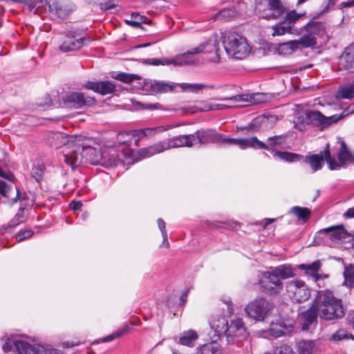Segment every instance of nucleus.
<instances>
[{
	"label": "nucleus",
	"mask_w": 354,
	"mask_h": 354,
	"mask_svg": "<svg viewBox=\"0 0 354 354\" xmlns=\"http://www.w3.org/2000/svg\"><path fill=\"white\" fill-rule=\"evenodd\" d=\"M313 301L316 304L319 317L324 320H335L345 315L342 299L335 297L330 290L317 291Z\"/></svg>",
	"instance_id": "nucleus-1"
},
{
	"label": "nucleus",
	"mask_w": 354,
	"mask_h": 354,
	"mask_svg": "<svg viewBox=\"0 0 354 354\" xmlns=\"http://www.w3.org/2000/svg\"><path fill=\"white\" fill-rule=\"evenodd\" d=\"M133 138L131 131H122L118 133L112 145V149L118 151L115 158H113L112 154V169H118V174L123 173L127 169L124 159L131 158L133 155V150L129 147Z\"/></svg>",
	"instance_id": "nucleus-2"
},
{
	"label": "nucleus",
	"mask_w": 354,
	"mask_h": 354,
	"mask_svg": "<svg viewBox=\"0 0 354 354\" xmlns=\"http://www.w3.org/2000/svg\"><path fill=\"white\" fill-rule=\"evenodd\" d=\"M223 44L226 53L234 59H242L248 56L250 51L246 39L235 32H225Z\"/></svg>",
	"instance_id": "nucleus-3"
},
{
	"label": "nucleus",
	"mask_w": 354,
	"mask_h": 354,
	"mask_svg": "<svg viewBox=\"0 0 354 354\" xmlns=\"http://www.w3.org/2000/svg\"><path fill=\"white\" fill-rule=\"evenodd\" d=\"M95 150L84 141L78 140L71 149L64 154V160L71 166L72 169L91 160L90 157L94 154Z\"/></svg>",
	"instance_id": "nucleus-4"
},
{
	"label": "nucleus",
	"mask_w": 354,
	"mask_h": 354,
	"mask_svg": "<svg viewBox=\"0 0 354 354\" xmlns=\"http://www.w3.org/2000/svg\"><path fill=\"white\" fill-rule=\"evenodd\" d=\"M289 134L285 133L280 135L270 136L267 138L266 143L259 140L256 136L249 138H242L241 149L253 148L255 149H264L270 151H278L276 147H281L288 143Z\"/></svg>",
	"instance_id": "nucleus-5"
},
{
	"label": "nucleus",
	"mask_w": 354,
	"mask_h": 354,
	"mask_svg": "<svg viewBox=\"0 0 354 354\" xmlns=\"http://www.w3.org/2000/svg\"><path fill=\"white\" fill-rule=\"evenodd\" d=\"M302 160L310 166L313 171L321 170L324 167V160L328 163L330 170L340 167V165L335 160V157L331 156L328 144L320 153L304 156Z\"/></svg>",
	"instance_id": "nucleus-6"
},
{
	"label": "nucleus",
	"mask_w": 354,
	"mask_h": 354,
	"mask_svg": "<svg viewBox=\"0 0 354 354\" xmlns=\"http://www.w3.org/2000/svg\"><path fill=\"white\" fill-rule=\"evenodd\" d=\"M249 333L242 318L234 317L230 319L225 339L230 345L241 346L248 338Z\"/></svg>",
	"instance_id": "nucleus-7"
},
{
	"label": "nucleus",
	"mask_w": 354,
	"mask_h": 354,
	"mask_svg": "<svg viewBox=\"0 0 354 354\" xmlns=\"http://www.w3.org/2000/svg\"><path fill=\"white\" fill-rule=\"evenodd\" d=\"M273 305L263 297H257L245 307L246 315L255 321H263L273 310Z\"/></svg>",
	"instance_id": "nucleus-8"
},
{
	"label": "nucleus",
	"mask_w": 354,
	"mask_h": 354,
	"mask_svg": "<svg viewBox=\"0 0 354 354\" xmlns=\"http://www.w3.org/2000/svg\"><path fill=\"white\" fill-rule=\"evenodd\" d=\"M200 145L209 143H224L229 145H237L241 149L242 138H230L224 134L218 133L213 129H201L198 130Z\"/></svg>",
	"instance_id": "nucleus-9"
},
{
	"label": "nucleus",
	"mask_w": 354,
	"mask_h": 354,
	"mask_svg": "<svg viewBox=\"0 0 354 354\" xmlns=\"http://www.w3.org/2000/svg\"><path fill=\"white\" fill-rule=\"evenodd\" d=\"M317 44L315 37L310 35H303L298 40H290L278 46V52L281 55H290L293 52L302 48H309L315 46Z\"/></svg>",
	"instance_id": "nucleus-10"
},
{
	"label": "nucleus",
	"mask_w": 354,
	"mask_h": 354,
	"mask_svg": "<svg viewBox=\"0 0 354 354\" xmlns=\"http://www.w3.org/2000/svg\"><path fill=\"white\" fill-rule=\"evenodd\" d=\"M289 297L295 303L306 301L310 297V289L301 280H293L286 285Z\"/></svg>",
	"instance_id": "nucleus-11"
},
{
	"label": "nucleus",
	"mask_w": 354,
	"mask_h": 354,
	"mask_svg": "<svg viewBox=\"0 0 354 354\" xmlns=\"http://www.w3.org/2000/svg\"><path fill=\"white\" fill-rule=\"evenodd\" d=\"M261 291L270 295H276L283 289V283L271 271L265 272L259 281Z\"/></svg>",
	"instance_id": "nucleus-12"
},
{
	"label": "nucleus",
	"mask_w": 354,
	"mask_h": 354,
	"mask_svg": "<svg viewBox=\"0 0 354 354\" xmlns=\"http://www.w3.org/2000/svg\"><path fill=\"white\" fill-rule=\"evenodd\" d=\"M140 84L142 85L143 91L149 92L151 94H162L172 92L176 87V84L172 82L149 79L143 80L142 83Z\"/></svg>",
	"instance_id": "nucleus-13"
},
{
	"label": "nucleus",
	"mask_w": 354,
	"mask_h": 354,
	"mask_svg": "<svg viewBox=\"0 0 354 354\" xmlns=\"http://www.w3.org/2000/svg\"><path fill=\"white\" fill-rule=\"evenodd\" d=\"M93 97H86L83 93L71 92L63 97L64 105L68 108L79 109L84 106H90L95 103Z\"/></svg>",
	"instance_id": "nucleus-14"
},
{
	"label": "nucleus",
	"mask_w": 354,
	"mask_h": 354,
	"mask_svg": "<svg viewBox=\"0 0 354 354\" xmlns=\"http://www.w3.org/2000/svg\"><path fill=\"white\" fill-rule=\"evenodd\" d=\"M16 350L19 354H57V350L41 344L32 345L27 342L17 340Z\"/></svg>",
	"instance_id": "nucleus-15"
},
{
	"label": "nucleus",
	"mask_w": 354,
	"mask_h": 354,
	"mask_svg": "<svg viewBox=\"0 0 354 354\" xmlns=\"http://www.w3.org/2000/svg\"><path fill=\"white\" fill-rule=\"evenodd\" d=\"M316 304L313 301L311 306L300 315V322L302 330H310L315 328L317 324V316Z\"/></svg>",
	"instance_id": "nucleus-16"
},
{
	"label": "nucleus",
	"mask_w": 354,
	"mask_h": 354,
	"mask_svg": "<svg viewBox=\"0 0 354 354\" xmlns=\"http://www.w3.org/2000/svg\"><path fill=\"white\" fill-rule=\"evenodd\" d=\"M219 42L217 39H209L205 43L201 44L199 46L195 47L186 53H184L181 57L177 58L178 61H183V64H189V62L184 59L189 55L199 54L202 53H212L214 51L217 56L218 55Z\"/></svg>",
	"instance_id": "nucleus-17"
},
{
	"label": "nucleus",
	"mask_w": 354,
	"mask_h": 354,
	"mask_svg": "<svg viewBox=\"0 0 354 354\" xmlns=\"http://www.w3.org/2000/svg\"><path fill=\"white\" fill-rule=\"evenodd\" d=\"M44 3L48 11L60 19H65L74 10L72 4L59 2L57 0H44Z\"/></svg>",
	"instance_id": "nucleus-18"
},
{
	"label": "nucleus",
	"mask_w": 354,
	"mask_h": 354,
	"mask_svg": "<svg viewBox=\"0 0 354 354\" xmlns=\"http://www.w3.org/2000/svg\"><path fill=\"white\" fill-rule=\"evenodd\" d=\"M319 234H326L327 237L333 242L344 241L350 236V234L344 227L343 225H333L322 229Z\"/></svg>",
	"instance_id": "nucleus-19"
},
{
	"label": "nucleus",
	"mask_w": 354,
	"mask_h": 354,
	"mask_svg": "<svg viewBox=\"0 0 354 354\" xmlns=\"http://www.w3.org/2000/svg\"><path fill=\"white\" fill-rule=\"evenodd\" d=\"M0 194L10 201V203H16L21 196L19 189L15 186V189L12 186L8 185L6 182L0 180Z\"/></svg>",
	"instance_id": "nucleus-20"
},
{
	"label": "nucleus",
	"mask_w": 354,
	"mask_h": 354,
	"mask_svg": "<svg viewBox=\"0 0 354 354\" xmlns=\"http://www.w3.org/2000/svg\"><path fill=\"white\" fill-rule=\"evenodd\" d=\"M84 41V39L82 37L75 38L73 36H66L59 48L64 53L76 50L82 46Z\"/></svg>",
	"instance_id": "nucleus-21"
},
{
	"label": "nucleus",
	"mask_w": 354,
	"mask_h": 354,
	"mask_svg": "<svg viewBox=\"0 0 354 354\" xmlns=\"http://www.w3.org/2000/svg\"><path fill=\"white\" fill-rule=\"evenodd\" d=\"M83 87L102 95L111 93V82L108 80L100 82L87 81L84 84Z\"/></svg>",
	"instance_id": "nucleus-22"
},
{
	"label": "nucleus",
	"mask_w": 354,
	"mask_h": 354,
	"mask_svg": "<svg viewBox=\"0 0 354 354\" xmlns=\"http://www.w3.org/2000/svg\"><path fill=\"white\" fill-rule=\"evenodd\" d=\"M271 28L273 30V32L272 33L273 37L281 36L287 33L299 35L301 33V29L288 26L282 20L277 23L275 25H273Z\"/></svg>",
	"instance_id": "nucleus-23"
},
{
	"label": "nucleus",
	"mask_w": 354,
	"mask_h": 354,
	"mask_svg": "<svg viewBox=\"0 0 354 354\" xmlns=\"http://www.w3.org/2000/svg\"><path fill=\"white\" fill-rule=\"evenodd\" d=\"M341 62L344 70L354 73V42L345 48Z\"/></svg>",
	"instance_id": "nucleus-24"
},
{
	"label": "nucleus",
	"mask_w": 354,
	"mask_h": 354,
	"mask_svg": "<svg viewBox=\"0 0 354 354\" xmlns=\"http://www.w3.org/2000/svg\"><path fill=\"white\" fill-rule=\"evenodd\" d=\"M229 326L228 320L224 317H218L210 322L211 328L220 339L226 337Z\"/></svg>",
	"instance_id": "nucleus-25"
},
{
	"label": "nucleus",
	"mask_w": 354,
	"mask_h": 354,
	"mask_svg": "<svg viewBox=\"0 0 354 354\" xmlns=\"http://www.w3.org/2000/svg\"><path fill=\"white\" fill-rule=\"evenodd\" d=\"M324 115L319 111H307L306 112L305 121L308 124L324 129Z\"/></svg>",
	"instance_id": "nucleus-26"
},
{
	"label": "nucleus",
	"mask_w": 354,
	"mask_h": 354,
	"mask_svg": "<svg viewBox=\"0 0 354 354\" xmlns=\"http://www.w3.org/2000/svg\"><path fill=\"white\" fill-rule=\"evenodd\" d=\"M325 24L324 22L312 20L299 29H301V31L305 30L307 32L305 35H310V37H315V35L323 34L325 32Z\"/></svg>",
	"instance_id": "nucleus-27"
},
{
	"label": "nucleus",
	"mask_w": 354,
	"mask_h": 354,
	"mask_svg": "<svg viewBox=\"0 0 354 354\" xmlns=\"http://www.w3.org/2000/svg\"><path fill=\"white\" fill-rule=\"evenodd\" d=\"M257 118L260 131H268L272 129L278 121V117L276 115L263 114Z\"/></svg>",
	"instance_id": "nucleus-28"
},
{
	"label": "nucleus",
	"mask_w": 354,
	"mask_h": 354,
	"mask_svg": "<svg viewBox=\"0 0 354 354\" xmlns=\"http://www.w3.org/2000/svg\"><path fill=\"white\" fill-rule=\"evenodd\" d=\"M163 151H165L162 143V141H160L147 147L140 149L138 151V155L140 158H146Z\"/></svg>",
	"instance_id": "nucleus-29"
},
{
	"label": "nucleus",
	"mask_w": 354,
	"mask_h": 354,
	"mask_svg": "<svg viewBox=\"0 0 354 354\" xmlns=\"http://www.w3.org/2000/svg\"><path fill=\"white\" fill-rule=\"evenodd\" d=\"M337 158L339 161V164L340 167L345 163L354 164V153L348 150L344 141L341 143L340 149L337 153Z\"/></svg>",
	"instance_id": "nucleus-30"
},
{
	"label": "nucleus",
	"mask_w": 354,
	"mask_h": 354,
	"mask_svg": "<svg viewBox=\"0 0 354 354\" xmlns=\"http://www.w3.org/2000/svg\"><path fill=\"white\" fill-rule=\"evenodd\" d=\"M320 267L321 262L319 260L315 261L310 264L302 263L299 266V269L304 270L306 274L314 277L315 280L316 281L323 278V277L321 274H319L317 273V272L320 269Z\"/></svg>",
	"instance_id": "nucleus-31"
},
{
	"label": "nucleus",
	"mask_w": 354,
	"mask_h": 354,
	"mask_svg": "<svg viewBox=\"0 0 354 354\" xmlns=\"http://www.w3.org/2000/svg\"><path fill=\"white\" fill-rule=\"evenodd\" d=\"M337 100H351L354 97V80L352 82L341 86L335 93Z\"/></svg>",
	"instance_id": "nucleus-32"
},
{
	"label": "nucleus",
	"mask_w": 354,
	"mask_h": 354,
	"mask_svg": "<svg viewBox=\"0 0 354 354\" xmlns=\"http://www.w3.org/2000/svg\"><path fill=\"white\" fill-rule=\"evenodd\" d=\"M271 270L276 274L280 281L295 276L292 268L288 265H281L275 268H271Z\"/></svg>",
	"instance_id": "nucleus-33"
},
{
	"label": "nucleus",
	"mask_w": 354,
	"mask_h": 354,
	"mask_svg": "<svg viewBox=\"0 0 354 354\" xmlns=\"http://www.w3.org/2000/svg\"><path fill=\"white\" fill-rule=\"evenodd\" d=\"M165 130L163 127H148L140 129H134L132 130L133 138L137 137L138 139L135 142L136 145L138 140L145 137L151 136L155 135L158 132H160Z\"/></svg>",
	"instance_id": "nucleus-34"
},
{
	"label": "nucleus",
	"mask_w": 354,
	"mask_h": 354,
	"mask_svg": "<svg viewBox=\"0 0 354 354\" xmlns=\"http://www.w3.org/2000/svg\"><path fill=\"white\" fill-rule=\"evenodd\" d=\"M185 138L184 135L174 136L171 138L162 141L164 151L168 150L171 148H178L186 147L185 143Z\"/></svg>",
	"instance_id": "nucleus-35"
},
{
	"label": "nucleus",
	"mask_w": 354,
	"mask_h": 354,
	"mask_svg": "<svg viewBox=\"0 0 354 354\" xmlns=\"http://www.w3.org/2000/svg\"><path fill=\"white\" fill-rule=\"evenodd\" d=\"M272 156L274 158H279L284 162H294L300 161L304 158V156L289 151H272Z\"/></svg>",
	"instance_id": "nucleus-36"
},
{
	"label": "nucleus",
	"mask_w": 354,
	"mask_h": 354,
	"mask_svg": "<svg viewBox=\"0 0 354 354\" xmlns=\"http://www.w3.org/2000/svg\"><path fill=\"white\" fill-rule=\"evenodd\" d=\"M295 322L292 319H288L286 321L281 320L279 323V328L278 330L272 328L273 335L276 337H281L291 333L295 327Z\"/></svg>",
	"instance_id": "nucleus-37"
},
{
	"label": "nucleus",
	"mask_w": 354,
	"mask_h": 354,
	"mask_svg": "<svg viewBox=\"0 0 354 354\" xmlns=\"http://www.w3.org/2000/svg\"><path fill=\"white\" fill-rule=\"evenodd\" d=\"M142 62L145 64L153 65V66L170 65V64L177 66V65H182L183 63V61H178L176 59H167L165 57L144 59H142Z\"/></svg>",
	"instance_id": "nucleus-38"
},
{
	"label": "nucleus",
	"mask_w": 354,
	"mask_h": 354,
	"mask_svg": "<svg viewBox=\"0 0 354 354\" xmlns=\"http://www.w3.org/2000/svg\"><path fill=\"white\" fill-rule=\"evenodd\" d=\"M198 337L196 332L193 330L185 331L180 334L179 337V344L190 347L193 346L194 342L198 339Z\"/></svg>",
	"instance_id": "nucleus-39"
},
{
	"label": "nucleus",
	"mask_w": 354,
	"mask_h": 354,
	"mask_svg": "<svg viewBox=\"0 0 354 354\" xmlns=\"http://www.w3.org/2000/svg\"><path fill=\"white\" fill-rule=\"evenodd\" d=\"M176 86H180L183 91H189L192 93H197L200 90L203 88H214V86L212 84H189V83H181L176 84Z\"/></svg>",
	"instance_id": "nucleus-40"
},
{
	"label": "nucleus",
	"mask_w": 354,
	"mask_h": 354,
	"mask_svg": "<svg viewBox=\"0 0 354 354\" xmlns=\"http://www.w3.org/2000/svg\"><path fill=\"white\" fill-rule=\"evenodd\" d=\"M197 354H221L218 344L212 342L198 348Z\"/></svg>",
	"instance_id": "nucleus-41"
},
{
	"label": "nucleus",
	"mask_w": 354,
	"mask_h": 354,
	"mask_svg": "<svg viewBox=\"0 0 354 354\" xmlns=\"http://www.w3.org/2000/svg\"><path fill=\"white\" fill-rule=\"evenodd\" d=\"M290 212L304 223L308 221L311 215V210L308 207L295 206L291 208Z\"/></svg>",
	"instance_id": "nucleus-42"
},
{
	"label": "nucleus",
	"mask_w": 354,
	"mask_h": 354,
	"mask_svg": "<svg viewBox=\"0 0 354 354\" xmlns=\"http://www.w3.org/2000/svg\"><path fill=\"white\" fill-rule=\"evenodd\" d=\"M269 9L273 10V17L279 18L286 11V8L282 5L280 0H268Z\"/></svg>",
	"instance_id": "nucleus-43"
},
{
	"label": "nucleus",
	"mask_w": 354,
	"mask_h": 354,
	"mask_svg": "<svg viewBox=\"0 0 354 354\" xmlns=\"http://www.w3.org/2000/svg\"><path fill=\"white\" fill-rule=\"evenodd\" d=\"M305 12L297 13L295 10H292L286 13L284 19L282 21H284V23L288 26L295 28V24L296 21L305 16Z\"/></svg>",
	"instance_id": "nucleus-44"
},
{
	"label": "nucleus",
	"mask_w": 354,
	"mask_h": 354,
	"mask_svg": "<svg viewBox=\"0 0 354 354\" xmlns=\"http://www.w3.org/2000/svg\"><path fill=\"white\" fill-rule=\"evenodd\" d=\"M315 344L311 340L302 339L297 342V350L299 354H311Z\"/></svg>",
	"instance_id": "nucleus-45"
},
{
	"label": "nucleus",
	"mask_w": 354,
	"mask_h": 354,
	"mask_svg": "<svg viewBox=\"0 0 354 354\" xmlns=\"http://www.w3.org/2000/svg\"><path fill=\"white\" fill-rule=\"evenodd\" d=\"M236 15L235 11L230 8H225L219 12H218L216 14L214 15V16L212 17V19L214 21L216 20H225V21H230L232 19H233Z\"/></svg>",
	"instance_id": "nucleus-46"
},
{
	"label": "nucleus",
	"mask_w": 354,
	"mask_h": 354,
	"mask_svg": "<svg viewBox=\"0 0 354 354\" xmlns=\"http://www.w3.org/2000/svg\"><path fill=\"white\" fill-rule=\"evenodd\" d=\"M26 218L27 216L25 215V209L24 207H20L13 218H12L8 223V226L14 228L18 225L24 223L26 221Z\"/></svg>",
	"instance_id": "nucleus-47"
},
{
	"label": "nucleus",
	"mask_w": 354,
	"mask_h": 354,
	"mask_svg": "<svg viewBox=\"0 0 354 354\" xmlns=\"http://www.w3.org/2000/svg\"><path fill=\"white\" fill-rule=\"evenodd\" d=\"M112 78L119 80L122 82L129 84L136 80H141V77L137 74H129L125 73H120L115 76L112 75Z\"/></svg>",
	"instance_id": "nucleus-48"
},
{
	"label": "nucleus",
	"mask_w": 354,
	"mask_h": 354,
	"mask_svg": "<svg viewBox=\"0 0 354 354\" xmlns=\"http://www.w3.org/2000/svg\"><path fill=\"white\" fill-rule=\"evenodd\" d=\"M344 284L352 287L354 283V264L345 266L344 271Z\"/></svg>",
	"instance_id": "nucleus-49"
},
{
	"label": "nucleus",
	"mask_w": 354,
	"mask_h": 354,
	"mask_svg": "<svg viewBox=\"0 0 354 354\" xmlns=\"http://www.w3.org/2000/svg\"><path fill=\"white\" fill-rule=\"evenodd\" d=\"M133 324L130 322L129 324H125L122 327L117 329L115 331L112 333V340L122 337L130 333V331L133 329Z\"/></svg>",
	"instance_id": "nucleus-50"
},
{
	"label": "nucleus",
	"mask_w": 354,
	"mask_h": 354,
	"mask_svg": "<svg viewBox=\"0 0 354 354\" xmlns=\"http://www.w3.org/2000/svg\"><path fill=\"white\" fill-rule=\"evenodd\" d=\"M187 147H192L196 145H200L199 141V136L198 134V131H196L194 133L184 135Z\"/></svg>",
	"instance_id": "nucleus-51"
},
{
	"label": "nucleus",
	"mask_w": 354,
	"mask_h": 354,
	"mask_svg": "<svg viewBox=\"0 0 354 354\" xmlns=\"http://www.w3.org/2000/svg\"><path fill=\"white\" fill-rule=\"evenodd\" d=\"M348 339L354 340V336L351 333H348L344 329H339L333 335V339L334 341H340Z\"/></svg>",
	"instance_id": "nucleus-52"
},
{
	"label": "nucleus",
	"mask_w": 354,
	"mask_h": 354,
	"mask_svg": "<svg viewBox=\"0 0 354 354\" xmlns=\"http://www.w3.org/2000/svg\"><path fill=\"white\" fill-rule=\"evenodd\" d=\"M344 119V115H342V113L339 115L335 114L330 116H325L324 120V129L328 128L330 125L333 124L337 123L339 120Z\"/></svg>",
	"instance_id": "nucleus-53"
},
{
	"label": "nucleus",
	"mask_w": 354,
	"mask_h": 354,
	"mask_svg": "<svg viewBox=\"0 0 354 354\" xmlns=\"http://www.w3.org/2000/svg\"><path fill=\"white\" fill-rule=\"evenodd\" d=\"M238 129L241 131L247 130L252 133L260 131V127L257 118L253 119L252 122L249 123L248 125L238 127Z\"/></svg>",
	"instance_id": "nucleus-54"
},
{
	"label": "nucleus",
	"mask_w": 354,
	"mask_h": 354,
	"mask_svg": "<svg viewBox=\"0 0 354 354\" xmlns=\"http://www.w3.org/2000/svg\"><path fill=\"white\" fill-rule=\"evenodd\" d=\"M45 167L44 165L35 166L32 169V176L37 182H40L44 177Z\"/></svg>",
	"instance_id": "nucleus-55"
},
{
	"label": "nucleus",
	"mask_w": 354,
	"mask_h": 354,
	"mask_svg": "<svg viewBox=\"0 0 354 354\" xmlns=\"http://www.w3.org/2000/svg\"><path fill=\"white\" fill-rule=\"evenodd\" d=\"M2 341H3V344L2 346V348L4 352L8 353L14 349H16V344L17 343V340H13L10 339L8 337H2Z\"/></svg>",
	"instance_id": "nucleus-56"
},
{
	"label": "nucleus",
	"mask_w": 354,
	"mask_h": 354,
	"mask_svg": "<svg viewBox=\"0 0 354 354\" xmlns=\"http://www.w3.org/2000/svg\"><path fill=\"white\" fill-rule=\"evenodd\" d=\"M130 17L131 19L138 22V27L140 28H143L142 26H141L142 24H148L151 22V21L148 19L146 17L141 15L137 12H133Z\"/></svg>",
	"instance_id": "nucleus-57"
},
{
	"label": "nucleus",
	"mask_w": 354,
	"mask_h": 354,
	"mask_svg": "<svg viewBox=\"0 0 354 354\" xmlns=\"http://www.w3.org/2000/svg\"><path fill=\"white\" fill-rule=\"evenodd\" d=\"M157 223H158V227H159L160 230L161 231V234H162V239H163V243H167L166 247L169 248V243L167 240V231L165 229L166 228L165 222L164 221V220L162 218H158L157 221Z\"/></svg>",
	"instance_id": "nucleus-58"
},
{
	"label": "nucleus",
	"mask_w": 354,
	"mask_h": 354,
	"mask_svg": "<svg viewBox=\"0 0 354 354\" xmlns=\"http://www.w3.org/2000/svg\"><path fill=\"white\" fill-rule=\"evenodd\" d=\"M33 234L34 232L31 230H21L16 234L15 239L17 242H21L26 239L31 237Z\"/></svg>",
	"instance_id": "nucleus-59"
},
{
	"label": "nucleus",
	"mask_w": 354,
	"mask_h": 354,
	"mask_svg": "<svg viewBox=\"0 0 354 354\" xmlns=\"http://www.w3.org/2000/svg\"><path fill=\"white\" fill-rule=\"evenodd\" d=\"M274 354H297L292 348L287 344H281L278 346L274 352Z\"/></svg>",
	"instance_id": "nucleus-60"
},
{
	"label": "nucleus",
	"mask_w": 354,
	"mask_h": 354,
	"mask_svg": "<svg viewBox=\"0 0 354 354\" xmlns=\"http://www.w3.org/2000/svg\"><path fill=\"white\" fill-rule=\"evenodd\" d=\"M93 3L98 6L102 10L111 9L110 0H93Z\"/></svg>",
	"instance_id": "nucleus-61"
},
{
	"label": "nucleus",
	"mask_w": 354,
	"mask_h": 354,
	"mask_svg": "<svg viewBox=\"0 0 354 354\" xmlns=\"http://www.w3.org/2000/svg\"><path fill=\"white\" fill-rule=\"evenodd\" d=\"M139 104L142 106L144 109H149V110H153V109H158L160 108L161 105L159 103H147V104H142L139 102Z\"/></svg>",
	"instance_id": "nucleus-62"
},
{
	"label": "nucleus",
	"mask_w": 354,
	"mask_h": 354,
	"mask_svg": "<svg viewBox=\"0 0 354 354\" xmlns=\"http://www.w3.org/2000/svg\"><path fill=\"white\" fill-rule=\"evenodd\" d=\"M322 232V230H320L319 231H318L315 235V237H314V242L315 243V244H317V245H319L321 243H322L324 242V239L325 236L327 237V235L326 234H319V233Z\"/></svg>",
	"instance_id": "nucleus-63"
},
{
	"label": "nucleus",
	"mask_w": 354,
	"mask_h": 354,
	"mask_svg": "<svg viewBox=\"0 0 354 354\" xmlns=\"http://www.w3.org/2000/svg\"><path fill=\"white\" fill-rule=\"evenodd\" d=\"M354 113V104H350L347 108H346L342 112V114L344 115V118L346 116L349 115Z\"/></svg>",
	"instance_id": "nucleus-64"
}]
</instances>
